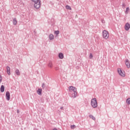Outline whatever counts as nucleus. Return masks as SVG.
<instances>
[{
	"label": "nucleus",
	"mask_w": 130,
	"mask_h": 130,
	"mask_svg": "<svg viewBox=\"0 0 130 130\" xmlns=\"http://www.w3.org/2000/svg\"><path fill=\"white\" fill-rule=\"evenodd\" d=\"M52 130H58V129H56V128H54V129H53Z\"/></svg>",
	"instance_id": "32"
},
{
	"label": "nucleus",
	"mask_w": 130,
	"mask_h": 130,
	"mask_svg": "<svg viewBox=\"0 0 130 130\" xmlns=\"http://www.w3.org/2000/svg\"><path fill=\"white\" fill-rule=\"evenodd\" d=\"M55 34H56V35H58V34H59V30H55Z\"/></svg>",
	"instance_id": "22"
},
{
	"label": "nucleus",
	"mask_w": 130,
	"mask_h": 130,
	"mask_svg": "<svg viewBox=\"0 0 130 130\" xmlns=\"http://www.w3.org/2000/svg\"><path fill=\"white\" fill-rule=\"evenodd\" d=\"M6 69H7V73L9 76H10L11 75V68H10V67L7 66L6 67Z\"/></svg>",
	"instance_id": "10"
},
{
	"label": "nucleus",
	"mask_w": 130,
	"mask_h": 130,
	"mask_svg": "<svg viewBox=\"0 0 130 130\" xmlns=\"http://www.w3.org/2000/svg\"><path fill=\"white\" fill-rule=\"evenodd\" d=\"M91 105L93 108H97L98 103H97V99L93 98L91 101Z\"/></svg>",
	"instance_id": "1"
},
{
	"label": "nucleus",
	"mask_w": 130,
	"mask_h": 130,
	"mask_svg": "<svg viewBox=\"0 0 130 130\" xmlns=\"http://www.w3.org/2000/svg\"><path fill=\"white\" fill-rule=\"evenodd\" d=\"M13 24L14 25H17V19L16 18L13 19Z\"/></svg>",
	"instance_id": "17"
},
{
	"label": "nucleus",
	"mask_w": 130,
	"mask_h": 130,
	"mask_svg": "<svg viewBox=\"0 0 130 130\" xmlns=\"http://www.w3.org/2000/svg\"><path fill=\"white\" fill-rule=\"evenodd\" d=\"M117 72H118L119 75L120 76H121V77H125V74L124 73H123L122 71H121V69H118Z\"/></svg>",
	"instance_id": "5"
},
{
	"label": "nucleus",
	"mask_w": 130,
	"mask_h": 130,
	"mask_svg": "<svg viewBox=\"0 0 130 130\" xmlns=\"http://www.w3.org/2000/svg\"><path fill=\"white\" fill-rule=\"evenodd\" d=\"M128 11H129V8L127 7L125 11V14H128Z\"/></svg>",
	"instance_id": "20"
},
{
	"label": "nucleus",
	"mask_w": 130,
	"mask_h": 130,
	"mask_svg": "<svg viewBox=\"0 0 130 130\" xmlns=\"http://www.w3.org/2000/svg\"><path fill=\"white\" fill-rule=\"evenodd\" d=\"M126 103H127V104H128V105H129V104H130V98H128L126 100Z\"/></svg>",
	"instance_id": "19"
},
{
	"label": "nucleus",
	"mask_w": 130,
	"mask_h": 130,
	"mask_svg": "<svg viewBox=\"0 0 130 130\" xmlns=\"http://www.w3.org/2000/svg\"><path fill=\"white\" fill-rule=\"evenodd\" d=\"M41 2L40 1H37L36 2H34V7L37 9H38L40 8V7H41Z\"/></svg>",
	"instance_id": "3"
},
{
	"label": "nucleus",
	"mask_w": 130,
	"mask_h": 130,
	"mask_svg": "<svg viewBox=\"0 0 130 130\" xmlns=\"http://www.w3.org/2000/svg\"><path fill=\"white\" fill-rule=\"evenodd\" d=\"M58 57L60 58V59H62V58H63V54L62 53H59L58 54Z\"/></svg>",
	"instance_id": "14"
},
{
	"label": "nucleus",
	"mask_w": 130,
	"mask_h": 130,
	"mask_svg": "<svg viewBox=\"0 0 130 130\" xmlns=\"http://www.w3.org/2000/svg\"><path fill=\"white\" fill-rule=\"evenodd\" d=\"M124 28H125V30H126V31H128L130 28L129 23H126L125 25Z\"/></svg>",
	"instance_id": "8"
},
{
	"label": "nucleus",
	"mask_w": 130,
	"mask_h": 130,
	"mask_svg": "<svg viewBox=\"0 0 130 130\" xmlns=\"http://www.w3.org/2000/svg\"><path fill=\"white\" fill-rule=\"evenodd\" d=\"M49 40H53L54 39V37L53 36V35L50 34L49 36Z\"/></svg>",
	"instance_id": "13"
},
{
	"label": "nucleus",
	"mask_w": 130,
	"mask_h": 130,
	"mask_svg": "<svg viewBox=\"0 0 130 130\" xmlns=\"http://www.w3.org/2000/svg\"><path fill=\"white\" fill-rule=\"evenodd\" d=\"M40 1V0H32V2H33V3H36V2H39Z\"/></svg>",
	"instance_id": "27"
},
{
	"label": "nucleus",
	"mask_w": 130,
	"mask_h": 130,
	"mask_svg": "<svg viewBox=\"0 0 130 130\" xmlns=\"http://www.w3.org/2000/svg\"><path fill=\"white\" fill-rule=\"evenodd\" d=\"M48 67L50 69H52V68L53 67V64H52V62L49 61V63L48 64Z\"/></svg>",
	"instance_id": "12"
},
{
	"label": "nucleus",
	"mask_w": 130,
	"mask_h": 130,
	"mask_svg": "<svg viewBox=\"0 0 130 130\" xmlns=\"http://www.w3.org/2000/svg\"><path fill=\"white\" fill-rule=\"evenodd\" d=\"M20 111H19V110H17V113H19Z\"/></svg>",
	"instance_id": "31"
},
{
	"label": "nucleus",
	"mask_w": 130,
	"mask_h": 130,
	"mask_svg": "<svg viewBox=\"0 0 130 130\" xmlns=\"http://www.w3.org/2000/svg\"><path fill=\"white\" fill-rule=\"evenodd\" d=\"M70 94L71 95V97H72V98L75 99L77 97V91H72L70 92Z\"/></svg>",
	"instance_id": "6"
},
{
	"label": "nucleus",
	"mask_w": 130,
	"mask_h": 130,
	"mask_svg": "<svg viewBox=\"0 0 130 130\" xmlns=\"http://www.w3.org/2000/svg\"><path fill=\"white\" fill-rule=\"evenodd\" d=\"M6 100L8 101H9L10 98H11V95L10 94V92L7 91L6 93Z\"/></svg>",
	"instance_id": "7"
},
{
	"label": "nucleus",
	"mask_w": 130,
	"mask_h": 130,
	"mask_svg": "<svg viewBox=\"0 0 130 130\" xmlns=\"http://www.w3.org/2000/svg\"><path fill=\"white\" fill-rule=\"evenodd\" d=\"M75 127H76V125H71V128H72V129H74V128H75Z\"/></svg>",
	"instance_id": "23"
},
{
	"label": "nucleus",
	"mask_w": 130,
	"mask_h": 130,
	"mask_svg": "<svg viewBox=\"0 0 130 130\" xmlns=\"http://www.w3.org/2000/svg\"><path fill=\"white\" fill-rule=\"evenodd\" d=\"M37 94L38 95H41L42 94V89L41 88H39L38 90L37 91Z\"/></svg>",
	"instance_id": "11"
},
{
	"label": "nucleus",
	"mask_w": 130,
	"mask_h": 130,
	"mask_svg": "<svg viewBox=\"0 0 130 130\" xmlns=\"http://www.w3.org/2000/svg\"><path fill=\"white\" fill-rule=\"evenodd\" d=\"M42 87L43 89H45V84L42 83Z\"/></svg>",
	"instance_id": "25"
},
{
	"label": "nucleus",
	"mask_w": 130,
	"mask_h": 130,
	"mask_svg": "<svg viewBox=\"0 0 130 130\" xmlns=\"http://www.w3.org/2000/svg\"><path fill=\"white\" fill-rule=\"evenodd\" d=\"M2 81H3V78L2 77V75H0V83H2Z\"/></svg>",
	"instance_id": "26"
},
{
	"label": "nucleus",
	"mask_w": 130,
	"mask_h": 130,
	"mask_svg": "<svg viewBox=\"0 0 130 130\" xmlns=\"http://www.w3.org/2000/svg\"><path fill=\"white\" fill-rule=\"evenodd\" d=\"M69 91L70 93H72V92H77V89L73 86H69Z\"/></svg>",
	"instance_id": "4"
},
{
	"label": "nucleus",
	"mask_w": 130,
	"mask_h": 130,
	"mask_svg": "<svg viewBox=\"0 0 130 130\" xmlns=\"http://www.w3.org/2000/svg\"><path fill=\"white\" fill-rule=\"evenodd\" d=\"M103 36L105 39H108L109 37V34L108 33V31H107L106 30H104L103 31Z\"/></svg>",
	"instance_id": "2"
},
{
	"label": "nucleus",
	"mask_w": 130,
	"mask_h": 130,
	"mask_svg": "<svg viewBox=\"0 0 130 130\" xmlns=\"http://www.w3.org/2000/svg\"><path fill=\"white\" fill-rule=\"evenodd\" d=\"M89 58L90 59H91V58H93V55L92 54V53H90L89 55Z\"/></svg>",
	"instance_id": "24"
},
{
	"label": "nucleus",
	"mask_w": 130,
	"mask_h": 130,
	"mask_svg": "<svg viewBox=\"0 0 130 130\" xmlns=\"http://www.w3.org/2000/svg\"><path fill=\"white\" fill-rule=\"evenodd\" d=\"M55 70H57V68H55Z\"/></svg>",
	"instance_id": "33"
},
{
	"label": "nucleus",
	"mask_w": 130,
	"mask_h": 130,
	"mask_svg": "<svg viewBox=\"0 0 130 130\" xmlns=\"http://www.w3.org/2000/svg\"><path fill=\"white\" fill-rule=\"evenodd\" d=\"M60 109L63 110V107H60Z\"/></svg>",
	"instance_id": "30"
},
{
	"label": "nucleus",
	"mask_w": 130,
	"mask_h": 130,
	"mask_svg": "<svg viewBox=\"0 0 130 130\" xmlns=\"http://www.w3.org/2000/svg\"><path fill=\"white\" fill-rule=\"evenodd\" d=\"M15 74L17 75V76H20V75H21V73H20V70H19V69H17L15 71Z\"/></svg>",
	"instance_id": "15"
},
{
	"label": "nucleus",
	"mask_w": 130,
	"mask_h": 130,
	"mask_svg": "<svg viewBox=\"0 0 130 130\" xmlns=\"http://www.w3.org/2000/svg\"><path fill=\"white\" fill-rule=\"evenodd\" d=\"M122 8H123V9H124V8L125 7V5L124 4H123L122 5Z\"/></svg>",
	"instance_id": "28"
},
{
	"label": "nucleus",
	"mask_w": 130,
	"mask_h": 130,
	"mask_svg": "<svg viewBox=\"0 0 130 130\" xmlns=\"http://www.w3.org/2000/svg\"><path fill=\"white\" fill-rule=\"evenodd\" d=\"M1 91L3 92H5V86L4 85H2L1 87Z\"/></svg>",
	"instance_id": "16"
},
{
	"label": "nucleus",
	"mask_w": 130,
	"mask_h": 130,
	"mask_svg": "<svg viewBox=\"0 0 130 130\" xmlns=\"http://www.w3.org/2000/svg\"><path fill=\"white\" fill-rule=\"evenodd\" d=\"M89 117L90 118H92L93 120H95L96 119V118H95V117H94V116H93V115H89Z\"/></svg>",
	"instance_id": "18"
},
{
	"label": "nucleus",
	"mask_w": 130,
	"mask_h": 130,
	"mask_svg": "<svg viewBox=\"0 0 130 130\" xmlns=\"http://www.w3.org/2000/svg\"><path fill=\"white\" fill-rule=\"evenodd\" d=\"M102 23H105V21L104 20H102Z\"/></svg>",
	"instance_id": "29"
},
{
	"label": "nucleus",
	"mask_w": 130,
	"mask_h": 130,
	"mask_svg": "<svg viewBox=\"0 0 130 130\" xmlns=\"http://www.w3.org/2000/svg\"><path fill=\"white\" fill-rule=\"evenodd\" d=\"M126 66L127 67V69H129L130 68V63H129V59H126L125 60Z\"/></svg>",
	"instance_id": "9"
},
{
	"label": "nucleus",
	"mask_w": 130,
	"mask_h": 130,
	"mask_svg": "<svg viewBox=\"0 0 130 130\" xmlns=\"http://www.w3.org/2000/svg\"><path fill=\"white\" fill-rule=\"evenodd\" d=\"M66 8L67 10H72V8H71L70 6L69 5H67L66 6Z\"/></svg>",
	"instance_id": "21"
}]
</instances>
